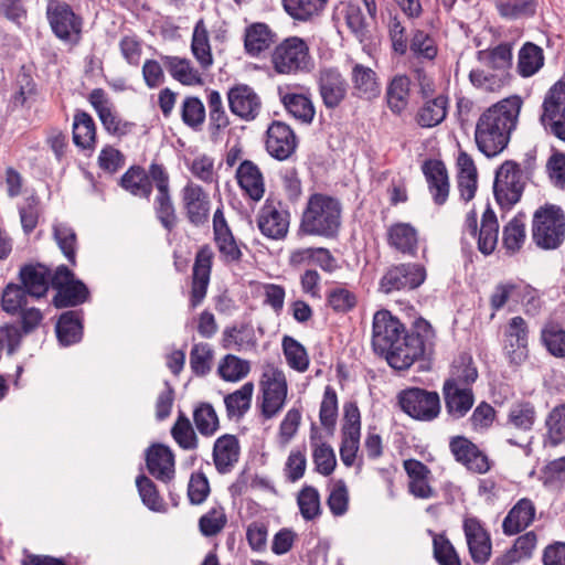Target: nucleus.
Wrapping results in <instances>:
<instances>
[{
	"instance_id": "obj_1",
	"label": "nucleus",
	"mask_w": 565,
	"mask_h": 565,
	"mask_svg": "<svg viewBox=\"0 0 565 565\" xmlns=\"http://www.w3.org/2000/svg\"><path fill=\"white\" fill-rule=\"evenodd\" d=\"M523 107L519 95H511L488 107L478 118L475 141L478 150L488 158L500 154L509 145L516 129Z\"/></svg>"
},
{
	"instance_id": "obj_2",
	"label": "nucleus",
	"mask_w": 565,
	"mask_h": 565,
	"mask_svg": "<svg viewBox=\"0 0 565 565\" xmlns=\"http://www.w3.org/2000/svg\"><path fill=\"white\" fill-rule=\"evenodd\" d=\"M341 204L326 194L310 195L302 212L299 233L331 238L337 236L341 226Z\"/></svg>"
},
{
	"instance_id": "obj_3",
	"label": "nucleus",
	"mask_w": 565,
	"mask_h": 565,
	"mask_svg": "<svg viewBox=\"0 0 565 565\" xmlns=\"http://www.w3.org/2000/svg\"><path fill=\"white\" fill-rule=\"evenodd\" d=\"M288 381L285 372L274 364H266L259 377L257 407L260 416L269 420L278 416L287 404Z\"/></svg>"
},
{
	"instance_id": "obj_4",
	"label": "nucleus",
	"mask_w": 565,
	"mask_h": 565,
	"mask_svg": "<svg viewBox=\"0 0 565 565\" xmlns=\"http://www.w3.org/2000/svg\"><path fill=\"white\" fill-rule=\"evenodd\" d=\"M271 64L282 75L309 73L315 67L308 43L298 36L287 38L274 49Z\"/></svg>"
},
{
	"instance_id": "obj_5",
	"label": "nucleus",
	"mask_w": 565,
	"mask_h": 565,
	"mask_svg": "<svg viewBox=\"0 0 565 565\" xmlns=\"http://www.w3.org/2000/svg\"><path fill=\"white\" fill-rule=\"evenodd\" d=\"M565 237V215L556 205L537 209L533 215L532 238L543 249L557 248Z\"/></svg>"
},
{
	"instance_id": "obj_6",
	"label": "nucleus",
	"mask_w": 565,
	"mask_h": 565,
	"mask_svg": "<svg viewBox=\"0 0 565 565\" xmlns=\"http://www.w3.org/2000/svg\"><path fill=\"white\" fill-rule=\"evenodd\" d=\"M46 18L53 34L62 42L76 45L82 39L83 18L63 1H50Z\"/></svg>"
},
{
	"instance_id": "obj_7",
	"label": "nucleus",
	"mask_w": 565,
	"mask_h": 565,
	"mask_svg": "<svg viewBox=\"0 0 565 565\" xmlns=\"http://www.w3.org/2000/svg\"><path fill=\"white\" fill-rule=\"evenodd\" d=\"M540 124L546 134L565 142V82H555L545 93Z\"/></svg>"
},
{
	"instance_id": "obj_8",
	"label": "nucleus",
	"mask_w": 565,
	"mask_h": 565,
	"mask_svg": "<svg viewBox=\"0 0 565 565\" xmlns=\"http://www.w3.org/2000/svg\"><path fill=\"white\" fill-rule=\"evenodd\" d=\"M398 405L409 417L430 422L440 413V397L437 392L427 391L420 387H408L397 395Z\"/></svg>"
},
{
	"instance_id": "obj_9",
	"label": "nucleus",
	"mask_w": 565,
	"mask_h": 565,
	"mask_svg": "<svg viewBox=\"0 0 565 565\" xmlns=\"http://www.w3.org/2000/svg\"><path fill=\"white\" fill-rule=\"evenodd\" d=\"M525 180L523 171L516 162L504 161L495 172L493 192L502 209H510L521 199Z\"/></svg>"
},
{
	"instance_id": "obj_10",
	"label": "nucleus",
	"mask_w": 565,
	"mask_h": 565,
	"mask_svg": "<svg viewBox=\"0 0 565 565\" xmlns=\"http://www.w3.org/2000/svg\"><path fill=\"white\" fill-rule=\"evenodd\" d=\"M404 324L388 310L375 312L372 324V345L376 353L392 349L406 333Z\"/></svg>"
},
{
	"instance_id": "obj_11",
	"label": "nucleus",
	"mask_w": 565,
	"mask_h": 565,
	"mask_svg": "<svg viewBox=\"0 0 565 565\" xmlns=\"http://www.w3.org/2000/svg\"><path fill=\"white\" fill-rule=\"evenodd\" d=\"M426 279V269L419 264H401L390 268L381 278L380 290L391 294L402 289H415Z\"/></svg>"
},
{
	"instance_id": "obj_12",
	"label": "nucleus",
	"mask_w": 565,
	"mask_h": 565,
	"mask_svg": "<svg viewBox=\"0 0 565 565\" xmlns=\"http://www.w3.org/2000/svg\"><path fill=\"white\" fill-rule=\"evenodd\" d=\"M88 100L108 134L121 137L131 131L132 124L124 120L116 113L114 105L103 89L96 88L92 90Z\"/></svg>"
},
{
	"instance_id": "obj_13",
	"label": "nucleus",
	"mask_w": 565,
	"mask_h": 565,
	"mask_svg": "<svg viewBox=\"0 0 565 565\" xmlns=\"http://www.w3.org/2000/svg\"><path fill=\"white\" fill-rule=\"evenodd\" d=\"M527 324L522 317H513L504 331L503 352L510 363L520 365L529 356Z\"/></svg>"
},
{
	"instance_id": "obj_14",
	"label": "nucleus",
	"mask_w": 565,
	"mask_h": 565,
	"mask_svg": "<svg viewBox=\"0 0 565 565\" xmlns=\"http://www.w3.org/2000/svg\"><path fill=\"white\" fill-rule=\"evenodd\" d=\"M424 342L417 335H409L406 332L392 349L383 352L387 363L395 370H407L419 360L426 350Z\"/></svg>"
},
{
	"instance_id": "obj_15",
	"label": "nucleus",
	"mask_w": 565,
	"mask_h": 565,
	"mask_svg": "<svg viewBox=\"0 0 565 565\" xmlns=\"http://www.w3.org/2000/svg\"><path fill=\"white\" fill-rule=\"evenodd\" d=\"M227 102L233 115L242 120H254L262 110V99L255 89L246 84H236L227 92Z\"/></svg>"
},
{
	"instance_id": "obj_16",
	"label": "nucleus",
	"mask_w": 565,
	"mask_h": 565,
	"mask_svg": "<svg viewBox=\"0 0 565 565\" xmlns=\"http://www.w3.org/2000/svg\"><path fill=\"white\" fill-rule=\"evenodd\" d=\"M350 83L351 94L355 98L371 102L381 95L382 85L379 74L360 62L351 63Z\"/></svg>"
},
{
	"instance_id": "obj_17",
	"label": "nucleus",
	"mask_w": 565,
	"mask_h": 565,
	"mask_svg": "<svg viewBox=\"0 0 565 565\" xmlns=\"http://www.w3.org/2000/svg\"><path fill=\"white\" fill-rule=\"evenodd\" d=\"M462 527L472 561L477 564H486L492 553L489 532L481 521L475 516L465 518Z\"/></svg>"
},
{
	"instance_id": "obj_18",
	"label": "nucleus",
	"mask_w": 565,
	"mask_h": 565,
	"mask_svg": "<svg viewBox=\"0 0 565 565\" xmlns=\"http://www.w3.org/2000/svg\"><path fill=\"white\" fill-rule=\"evenodd\" d=\"M318 88L326 108L334 109L345 99L349 85L339 70L328 67L319 72Z\"/></svg>"
},
{
	"instance_id": "obj_19",
	"label": "nucleus",
	"mask_w": 565,
	"mask_h": 565,
	"mask_svg": "<svg viewBox=\"0 0 565 565\" xmlns=\"http://www.w3.org/2000/svg\"><path fill=\"white\" fill-rule=\"evenodd\" d=\"M450 451L455 459L468 470L477 473H486L491 468V462L473 443L462 436L451 438Z\"/></svg>"
},
{
	"instance_id": "obj_20",
	"label": "nucleus",
	"mask_w": 565,
	"mask_h": 565,
	"mask_svg": "<svg viewBox=\"0 0 565 565\" xmlns=\"http://www.w3.org/2000/svg\"><path fill=\"white\" fill-rule=\"evenodd\" d=\"M297 148V137L294 130L285 122L274 121L267 129L266 149L268 153L278 159H288Z\"/></svg>"
},
{
	"instance_id": "obj_21",
	"label": "nucleus",
	"mask_w": 565,
	"mask_h": 565,
	"mask_svg": "<svg viewBox=\"0 0 565 565\" xmlns=\"http://www.w3.org/2000/svg\"><path fill=\"white\" fill-rule=\"evenodd\" d=\"M257 224L265 236L282 238L288 233L289 213L273 202H266L259 211Z\"/></svg>"
},
{
	"instance_id": "obj_22",
	"label": "nucleus",
	"mask_w": 565,
	"mask_h": 565,
	"mask_svg": "<svg viewBox=\"0 0 565 565\" xmlns=\"http://www.w3.org/2000/svg\"><path fill=\"white\" fill-rule=\"evenodd\" d=\"M213 252L210 247L201 248L195 257L192 277L191 307L199 306L205 298L210 282Z\"/></svg>"
},
{
	"instance_id": "obj_23",
	"label": "nucleus",
	"mask_w": 565,
	"mask_h": 565,
	"mask_svg": "<svg viewBox=\"0 0 565 565\" xmlns=\"http://www.w3.org/2000/svg\"><path fill=\"white\" fill-rule=\"evenodd\" d=\"M213 230L216 246L224 262H239L243 253L236 243L221 209H217L214 213Z\"/></svg>"
},
{
	"instance_id": "obj_24",
	"label": "nucleus",
	"mask_w": 565,
	"mask_h": 565,
	"mask_svg": "<svg viewBox=\"0 0 565 565\" xmlns=\"http://www.w3.org/2000/svg\"><path fill=\"white\" fill-rule=\"evenodd\" d=\"M423 173L428 183L429 193L434 202L438 205L444 204L450 191L446 166L439 160H428L423 166Z\"/></svg>"
},
{
	"instance_id": "obj_25",
	"label": "nucleus",
	"mask_w": 565,
	"mask_h": 565,
	"mask_svg": "<svg viewBox=\"0 0 565 565\" xmlns=\"http://www.w3.org/2000/svg\"><path fill=\"white\" fill-rule=\"evenodd\" d=\"M146 463L149 472L163 482L174 477V455L166 445L150 446L146 451Z\"/></svg>"
},
{
	"instance_id": "obj_26",
	"label": "nucleus",
	"mask_w": 565,
	"mask_h": 565,
	"mask_svg": "<svg viewBox=\"0 0 565 565\" xmlns=\"http://www.w3.org/2000/svg\"><path fill=\"white\" fill-rule=\"evenodd\" d=\"M387 244L396 252L415 256L419 244V234L411 223L397 222L387 228Z\"/></svg>"
},
{
	"instance_id": "obj_27",
	"label": "nucleus",
	"mask_w": 565,
	"mask_h": 565,
	"mask_svg": "<svg viewBox=\"0 0 565 565\" xmlns=\"http://www.w3.org/2000/svg\"><path fill=\"white\" fill-rule=\"evenodd\" d=\"M449 98L445 94L424 98L415 114V121L422 128L439 126L447 117Z\"/></svg>"
},
{
	"instance_id": "obj_28",
	"label": "nucleus",
	"mask_w": 565,
	"mask_h": 565,
	"mask_svg": "<svg viewBox=\"0 0 565 565\" xmlns=\"http://www.w3.org/2000/svg\"><path fill=\"white\" fill-rule=\"evenodd\" d=\"M412 81L405 74L394 75L386 86L385 99L388 109L397 116L403 115L411 100Z\"/></svg>"
},
{
	"instance_id": "obj_29",
	"label": "nucleus",
	"mask_w": 565,
	"mask_h": 565,
	"mask_svg": "<svg viewBox=\"0 0 565 565\" xmlns=\"http://www.w3.org/2000/svg\"><path fill=\"white\" fill-rule=\"evenodd\" d=\"M278 95L285 109L296 120L302 124H311L316 109L309 95L290 92L287 87H279Z\"/></svg>"
},
{
	"instance_id": "obj_30",
	"label": "nucleus",
	"mask_w": 565,
	"mask_h": 565,
	"mask_svg": "<svg viewBox=\"0 0 565 565\" xmlns=\"http://www.w3.org/2000/svg\"><path fill=\"white\" fill-rule=\"evenodd\" d=\"M457 183L460 196L466 202L470 201L478 188V170L472 157L460 150L457 160Z\"/></svg>"
},
{
	"instance_id": "obj_31",
	"label": "nucleus",
	"mask_w": 565,
	"mask_h": 565,
	"mask_svg": "<svg viewBox=\"0 0 565 565\" xmlns=\"http://www.w3.org/2000/svg\"><path fill=\"white\" fill-rule=\"evenodd\" d=\"M239 188L253 201H260L265 194L264 175L259 168L249 160H244L236 170Z\"/></svg>"
},
{
	"instance_id": "obj_32",
	"label": "nucleus",
	"mask_w": 565,
	"mask_h": 565,
	"mask_svg": "<svg viewBox=\"0 0 565 565\" xmlns=\"http://www.w3.org/2000/svg\"><path fill=\"white\" fill-rule=\"evenodd\" d=\"M161 62L170 76L185 86L203 84L202 74L195 68L192 62L185 57L162 55Z\"/></svg>"
},
{
	"instance_id": "obj_33",
	"label": "nucleus",
	"mask_w": 565,
	"mask_h": 565,
	"mask_svg": "<svg viewBox=\"0 0 565 565\" xmlns=\"http://www.w3.org/2000/svg\"><path fill=\"white\" fill-rule=\"evenodd\" d=\"M24 290L33 298L44 297L50 287V270L41 264L25 265L20 269Z\"/></svg>"
},
{
	"instance_id": "obj_34",
	"label": "nucleus",
	"mask_w": 565,
	"mask_h": 565,
	"mask_svg": "<svg viewBox=\"0 0 565 565\" xmlns=\"http://www.w3.org/2000/svg\"><path fill=\"white\" fill-rule=\"evenodd\" d=\"M239 443L233 435L218 437L213 447L215 468L221 473L230 472L239 458Z\"/></svg>"
},
{
	"instance_id": "obj_35",
	"label": "nucleus",
	"mask_w": 565,
	"mask_h": 565,
	"mask_svg": "<svg viewBox=\"0 0 565 565\" xmlns=\"http://www.w3.org/2000/svg\"><path fill=\"white\" fill-rule=\"evenodd\" d=\"M182 200L186 214L192 223L203 222L209 214V196L202 188L194 183H189L182 191Z\"/></svg>"
},
{
	"instance_id": "obj_36",
	"label": "nucleus",
	"mask_w": 565,
	"mask_h": 565,
	"mask_svg": "<svg viewBox=\"0 0 565 565\" xmlns=\"http://www.w3.org/2000/svg\"><path fill=\"white\" fill-rule=\"evenodd\" d=\"M443 392L446 409L454 418L463 417L473 405L470 387H455L452 383H444Z\"/></svg>"
},
{
	"instance_id": "obj_37",
	"label": "nucleus",
	"mask_w": 565,
	"mask_h": 565,
	"mask_svg": "<svg viewBox=\"0 0 565 565\" xmlns=\"http://www.w3.org/2000/svg\"><path fill=\"white\" fill-rule=\"evenodd\" d=\"M537 545V536L533 531L520 535L505 553L497 557L492 565H514L530 559Z\"/></svg>"
},
{
	"instance_id": "obj_38",
	"label": "nucleus",
	"mask_w": 565,
	"mask_h": 565,
	"mask_svg": "<svg viewBox=\"0 0 565 565\" xmlns=\"http://www.w3.org/2000/svg\"><path fill=\"white\" fill-rule=\"evenodd\" d=\"M545 64L544 51L533 42H525L518 52L516 73L522 78L537 74Z\"/></svg>"
},
{
	"instance_id": "obj_39",
	"label": "nucleus",
	"mask_w": 565,
	"mask_h": 565,
	"mask_svg": "<svg viewBox=\"0 0 565 565\" xmlns=\"http://www.w3.org/2000/svg\"><path fill=\"white\" fill-rule=\"evenodd\" d=\"M535 507L527 498H522L508 513L502 523L504 534L514 535L527 527L534 520Z\"/></svg>"
},
{
	"instance_id": "obj_40",
	"label": "nucleus",
	"mask_w": 565,
	"mask_h": 565,
	"mask_svg": "<svg viewBox=\"0 0 565 565\" xmlns=\"http://www.w3.org/2000/svg\"><path fill=\"white\" fill-rule=\"evenodd\" d=\"M333 20L344 24L359 39L365 34L366 23L361 8L351 1H341L333 10Z\"/></svg>"
},
{
	"instance_id": "obj_41",
	"label": "nucleus",
	"mask_w": 565,
	"mask_h": 565,
	"mask_svg": "<svg viewBox=\"0 0 565 565\" xmlns=\"http://www.w3.org/2000/svg\"><path fill=\"white\" fill-rule=\"evenodd\" d=\"M191 52L202 70H209L213 65V54L210 43V34L204 21L199 20L193 29Z\"/></svg>"
},
{
	"instance_id": "obj_42",
	"label": "nucleus",
	"mask_w": 565,
	"mask_h": 565,
	"mask_svg": "<svg viewBox=\"0 0 565 565\" xmlns=\"http://www.w3.org/2000/svg\"><path fill=\"white\" fill-rule=\"evenodd\" d=\"M477 60L483 66L497 72H509L513 54L511 43H500L494 47L477 52Z\"/></svg>"
},
{
	"instance_id": "obj_43",
	"label": "nucleus",
	"mask_w": 565,
	"mask_h": 565,
	"mask_svg": "<svg viewBox=\"0 0 565 565\" xmlns=\"http://www.w3.org/2000/svg\"><path fill=\"white\" fill-rule=\"evenodd\" d=\"M73 141L83 150H94L96 145V126L89 114L77 111L74 115Z\"/></svg>"
},
{
	"instance_id": "obj_44",
	"label": "nucleus",
	"mask_w": 565,
	"mask_h": 565,
	"mask_svg": "<svg viewBox=\"0 0 565 565\" xmlns=\"http://www.w3.org/2000/svg\"><path fill=\"white\" fill-rule=\"evenodd\" d=\"M221 343L226 350L245 351L255 348L256 338L252 327L241 324L225 328Z\"/></svg>"
},
{
	"instance_id": "obj_45",
	"label": "nucleus",
	"mask_w": 565,
	"mask_h": 565,
	"mask_svg": "<svg viewBox=\"0 0 565 565\" xmlns=\"http://www.w3.org/2000/svg\"><path fill=\"white\" fill-rule=\"evenodd\" d=\"M274 42V35L265 23H254L246 28L244 46L250 56H257Z\"/></svg>"
},
{
	"instance_id": "obj_46",
	"label": "nucleus",
	"mask_w": 565,
	"mask_h": 565,
	"mask_svg": "<svg viewBox=\"0 0 565 565\" xmlns=\"http://www.w3.org/2000/svg\"><path fill=\"white\" fill-rule=\"evenodd\" d=\"M470 83L478 89L495 93L505 87L511 79L509 72L486 71L473 68L469 73Z\"/></svg>"
},
{
	"instance_id": "obj_47",
	"label": "nucleus",
	"mask_w": 565,
	"mask_h": 565,
	"mask_svg": "<svg viewBox=\"0 0 565 565\" xmlns=\"http://www.w3.org/2000/svg\"><path fill=\"white\" fill-rule=\"evenodd\" d=\"M120 185L135 196L149 199L152 184L147 172L140 167H130L120 178Z\"/></svg>"
},
{
	"instance_id": "obj_48",
	"label": "nucleus",
	"mask_w": 565,
	"mask_h": 565,
	"mask_svg": "<svg viewBox=\"0 0 565 565\" xmlns=\"http://www.w3.org/2000/svg\"><path fill=\"white\" fill-rule=\"evenodd\" d=\"M250 372V363L234 354H226L218 362L216 373L225 382L237 383Z\"/></svg>"
},
{
	"instance_id": "obj_49",
	"label": "nucleus",
	"mask_w": 565,
	"mask_h": 565,
	"mask_svg": "<svg viewBox=\"0 0 565 565\" xmlns=\"http://www.w3.org/2000/svg\"><path fill=\"white\" fill-rule=\"evenodd\" d=\"M255 386L253 382L244 383L236 391L224 397V404L230 417H241L250 408Z\"/></svg>"
},
{
	"instance_id": "obj_50",
	"label": "nucleus",
	"mask_w": 565,
	"mask_h": 565,
	"mask_svg": "<svg viewBox=\"0 0 565 565\" xmlns=\"http://www.w3.org/2000/svg\"><path fill=\"white\" fill-rule=\"evenodd\" d=\"M404 470L408 477V488L412 494H429L431 489L428 486L429 470L419 460L406 459L403 462Z\"/></svg>"
},
{
	"instance_id": "obj_51",
	"label": "nucleus",
	"mask_w": 565,
	"mask_h": 565,
	"mask_svg": "<svg viewBox=\"0 0 565 565\" xmlns=\"http://www.w3.org/2000/svg\"><path fill=\"white\" fill-rule=\"evenodd\" d=\"M499 224L491 210L482 215L481 227L478 236V248L484 255H490L498 244Z\"/></svg>"
},
{
	"instance_id": "obj_52",
	"label": "nucleus",
	"mask_w": 565,
	"mask_h": 565,
	"mask_svg": "<svg viewBox=\"0 0 565 565\" xmlns=\"http://www.w3.org/2000/svg\"><path fill=\"white\" fill-rule=\"evenodd\" d=\"M523 288V284L516 281H503L498 284L490 296L491 308L498 311L510 302L519 303L522 300Z\"/></svg>"
},
{
	"instance_id": "obj_53",
	"label": "nucleus",
	"mask_w": 565,
	"mask_h": 565,
	"mask_svg": "<svg viewBox=\"0 0 565 565\" xmlns=\"http://www.w3.org/2000/svg\"><path fill=\"white\" fill-rule=\"evenodd\" d=\"M281 345L289 367L300 373L306 372L309 367V355L306 348L289 335L282 338Z\"/></svg>"
},
{
	"instance_id": "obj_54",
	"label": "nucleus",
	"mask_w": 565,
	"mask_h": 565,
	"mask_svg": "<svg viewBox=\"0 0 565 565\" xmlns=\"http://www.w3.org/2000/svg\"><path fill=\"white\" fill-rule=\"evenodd\" d=\"M536 419V412L530 402L514 403L508 413V425L522 431L532 429Z\"/></svg>"
},
{
	"instance_id": "obj_55",
	"label": "nucleus",
	"mask_w": 565,
	"mask_h": 565,
	"mask_svg": "<svg viewBox=\"0 0 565 565\" xmlns=\"http://www.w3.org/2000/svg\"><path fill=\"white\" fill-rule=\"evenodd\" d=\"M312 460L317 472L322 476L331 475L337 467L333 448L323 441L311 439Z\"/></svg>"
},
{
	"instance_id": "obj_56",
	"label": "nucleus",
	"mask_w": 565,
	"mask_h": 565,
	"mask_svg": "<svg viewBox=\"0 0 565 565\" xmlns=\"http://www.w3.org/2000/svg\"><path fill=\"white\" fill-rule=\"evenodd\" d=\"M495 8L502 18L516 20L533 15L536 0H497Z\"/></svg>"
},
{
	"instance_id": "obj_57",
	"label": "nucleus",
	"mask_w": 565,
	"mask_h": 565,
	"mask_svg": "<svg viewBox=\"0 0 565 565\" xmlns=\"http://www.w3.org/2000/svg\"><path fill=\"white\" fill-rule=\"evenodd\" d=\"M546 444L557 446L565 443V404L555 406L546 418Z\"/></svg>"
},
{
	"instance_id": "obj_58",
	"label": "nucleus",
	"mask_w": 565,
	"mask_h": 565,
	"mask_svg": "<svg viewBox=\"0 0 565 565\" xmlns=\"http://www.w3.org/2000/svg\"><path fill=\"white\" fill-rule=\"evenodd\" d=\"M56 334L63 345H70L79 341L82 326L75 312L63 313L56 324Z\"/></svg>"
},
{
	"instance_id": "obj_59",
	"label": "nucleus",
	"mask_w": 565,
	"mask_h": 565,
	"mask_svg": "<svg viewBox=\"0 0 565 565\" xmlns=\"http://www.w3.org/2000/svg\"><path fill=\"white\" fill-rule=\"evenodd\" d=\"M301 417L300 409L296 407L288 409L285 414L276 435V441L279 447L286 448L296 437L301 424Z\"/></svg>"
},
{
	"instance_id": "obj_60",
	"label": "nucleus",
	"mask_w": 565,
	"mask_h": 565,
	"mask_svg": "<svg viewBox=\"0 0 565 565\" xmlns=\"http://www.w3.org/2000/svg\"><path fill=\"white\" fill-rule=\"evenodd\" d=\"M307 469V449L306 446H296L289 451L285 466L284 475L287 480L296 482L300 480Z\"/></svg>"
},
{
	"instance_id": "obj_61",
	"label": "nucleus",
	"mask_w": 565,
	"mask_h": 565,
	"mask_svg": "<svg viewBox=\"0 0 565 565\" xmlns=\"http://www.w3.org/2000/svg\"><path fill=\"white\" fill-rule=\"evenodd\" d=\"M87 296L88 290L86 286L81 280H76L62 288L61 291H57L53 302L57 308L73 307L84 302Z\"/></svg>"
},
{
	"instance_id": "obj_62",
	"label": "nucleus",
	"mask_w": 565,
	"mask_h": 565,
	"mask_svg": "<svg viewBox=\"0 0 565 565\" xmlns=\"http://www.w3.org/2000/svg\"><path fill=\"white\" fill-rule=\"evenodd\" d=\"M53 235L63 255L74 265L76 257V234L74 230L65 223H55Z\"/></svg>"
},
{
	"instance_id": "obj_63",
	"label": "nucleus",
	"mask_w": 565,
	"mask_h": 565,
	"mask_svg": "<svg viewBox=\"0 0 565 565\" xmlns=\"http://www.w3.org/2000/svg\"><path fill=\"white\" fill-rule=\"evenodd\" d=\"M282 3L286 12L299 21L310 20L324 8L318 0H282Z\"/></svg>"
},
{
	"instance_id": "obj_64",
	"label": "nucleus",
	"mask_w": 565,
	"mask_h": 565,
	"mask_svg": "<svg viewBox=\"0 0 565 565\" xmlns=\"http://www.w3.org/2000/svg\"><path fill=\"white\" fill-rule=\"evenodd\" d=\"M542 341L547 351L557 358L565 356V330L558 324L548 323L541 332Z\"/></svg>"
}]
</instances>
